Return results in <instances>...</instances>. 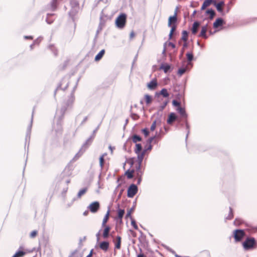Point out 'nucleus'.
<instances>
[{"label": "nucleus", "mask_w": 257, "mask_h": 257, "mask_svg": "<svg viewBox=\"0 0 257 257\" xmlns=\"http://www.w3.org/2000/svg\"><path fill=\"white\" fill-rule=\"evenodd\" d=\"M67 110V108L65 106L61 107L60 110L57 111V114L60 111V115L57 118L56 122L54 123L53 130L57 135H61L62 132V119L63 118L64 114Z\"/></svg>", "instance_id": "obj_1"}, {"label": "nucleus", "mask_w": 257, "mask_h": 257, "mask_svg": "<svg viewBox=\"0 0 257 257\" xmlns=\"http://www.w3.org/2000/svg\"><path fill=\"white\" fill-rule=\"evenodd\" d=\"M256 240L254 237H247L242 243V246L245 250L252 249L256 247Z\"/></svg>", "instance_id": "obj_2"}, {"label": "nucleus", "mask_w": 257, "mask_h": 257, "mask_svg": "<svg viewBox=\"0 0 257 257\" xmlns=\"http://www.w3.org/2000/svg\"><path fill=\"white\" fill-rule=\"evenodd\" d=\"M126 15L124 13H121L116 19L115 24L116 27L120 29H123L126 24Z\"/></svg>", "instance_id": "obj_3"}, {"label": "nucleus", "mask_w": 257, "mask_h": 257, "mask_svg": "<svg viewBox=\"0 0 257 257\" xmlns=\"http://www.w3.org/2000/svg\"><path fill=\"white\" fill-rule=\"evenodd\" d=\"M70 3L71 7V10L69 12V14L73 18L79 10V3L77 0H70Z\"/></svg>", "instance_id": "obj_4"}, {"label": "nucleus", "mask_w": 257, "mask_h": 257, "mask_svg": "<svg viewBox=\"0 0 257 257\" xmlns=\"http://www.w3.org/2000/svg\"><path fill=\"white\" fill-rule=\"evenodd\" d=\"M245 235V231L243 229H237L233 231V237L235 242L241 241Z\"/></svg>", "instance_id": "obj_5"}, {"label": "nucleus", "mask_w": 257, "mask_h": 257, "mask_svg": "<svg viewBox=\"0 0 257 257\" xmlns=\"http://www.w3.org/2000/svg\"><path fill=\"white\" fill-rule=\"evenodd\" d=\"M76 86H77V85H76L74 87L73 91L70 94V96L68 98V100L66 102H64L62 107L65 106V107L67 108V109L69 107H71L72 106V104H73L74 99H75V97H74V92L76 88Z\"/></svg>", "instance_id": "obj_6"}, {"label": "nucleus", "mask_w": 257, "mask_h": 257, "mask_svg": "<svg viewBox=\"0 0 257 257\" xmlns=\"http://www.w3.org/2000/svg\"><path fill=\"white\" fill-rule=\"evenodd\" d=\"M138 188L136 185L132 184L128 187L127 191V196L128 198H133L138 192Z\"/></svg>", "instance_id": "obj_7"}, {"label": "nucleus", "mask_w": 257, "mask_h": 257, "mask_svg": "<svg viewBox=\"0 0 257 257\" xmlns=\"http://www.w3.org/2000/svg\"><path fill=\"white\" fill-rule=\"evenodd\" d=\"M69 82L66 78H63L58 85L57 88L54 92V96L56 95V93L57 90L59 89H62L64 91L68 86Z\"/></svg>", "instance_id": "obj_8"}, {"label": "nucleus", "mask_w": 257, "mask_h": 257, "mask_svg": "<svg viewBox=\"0 0 257 257\" xmlns=\"http://www.w3.org/2000/svg\"><path fill=\"white\" fill-rule=\"evenodd\" d=\"M33 119V113H32V118H31L30 123L29 125V126H28L27 129V133H26V138H25L26 144L28 142V145L29 144L30 141L31 133V129H32V127Z\"/></svg>", "instance_id": "obj_9"}, {"label": "nucleus", "mask_w": 257, "mask_h": 257, "mask_svg": "<svg viewBox=\"0 0 257 257\" xmlns=\"http://www.w3.org/2000/svg\"><path fill=\"white\" fill-rule=\"evenodd\" d=\"M100 207V204L98 201L92 202L88 207V208L92 213H96L97 212Z\"/></svg>", "instance_id": "obj_10"}, {"label": "nucleus", "mask_w": 257, "mask_h": 257, "mask_svg": "<svg viewBox=\"0 0 257 257\" xmlns=\"http://www.w3.org/2000/svg\"><path fill=\"white\" fill-rule=\"evenodd\" d=\"M100 125V123L99 124H98V125L97 126V127L93 131L92 135L90 136V137L86 141V142L84 144V146H85L86 145L89 146L91 144L93 140L94 139V138L95 136V134L97 132V131H98V130L99 129Z\"/></svg>", "instance_id": "obj_11"}, {"label": "nucleus", "mask_w": 257, "mask_h": 257, "mask_svg": "<svg viewBox=\"0 0 257 257\" xmlns=\"http://www.w3.org/2000/svg\"><path fill=\"white\" fill-rule=\"evenodd\" d=\"M160 70H163L165 73H168L172 71L173 68L170 64L168 63H162L160 67Z\"/></svg>", "instance_id": "obj_12"}, {"label": "nucleus", "mask_w": 257, "mask_h": 257, "mask_svg": "<svg viewBox=\"0 0 257 257\" xmlns=\"http://www.w3.org/2000/svg\"><path fill=\"white\" fill-rule=\"evenodd\" d=\"M208 25L207 24L204 26H203L201 27V30L199 35H198V37H201L205 39H207L208 36L206 34V32L208 31Z\"/></svg>", "instance_id": "obj_13"}, {"label": "nucleus", "mask_w": 257, "mask_h": 257, "mask_svg": "<svg viewBox=\"0 0 257 257\" xmlns=\"http://www.w3.org/2000/svg\"><path fill=\"white\" fill-rule=\"evenodd\" d=\"M177 119L178 116L176 114L175 112H171L168 115L167 122L169 124H172Z\"/></svg>", "instance_id": "obj_14"}, {"label": "nucleus", "mask_w": 257, "mask_h": 257, "mask_svg": "<svg viewBox=\"0 0 257 257\" xmlns=\"http://www.w3.org/2000/svg\"><path fill=\"white\" fill-rule=\"evenodd\" d=\"M225 5L224 2L223 1H221L219 3H216L214 1L213 5L216 8L217 11L219 13H222V15H224V13L223 11V9L222 8V6H223Z\"/></svg>", "instance_id": "obj_15"}, {"label": "nucleus", "mask_w": 257, "mask_h": 257, "mask_svg": "<svg viewBox=\"0 0 257 257\" xmlns=\"http://www.w3.org/2000/svg\"><path fill=\"white\" fill-rule=\"evenodd\" d=\"M225 22L222 18H218L213 23V27L214 29H217L218 28L222 26L224 24H225Z\"/></svg>", "instance_id": "obj_16"}, {"label": "nucleus", "mask_w": 257, "mask_h": 257, "mask_svg": "<svg viewBox=\"0 0 257 257\" xmlns=\"http://www.w3.org/2000/svg\"><path fill=\"white\" fill-rule=\"evenodd\" d=\"M160 95H162L165 98H168L169 96V93L166 88H163L159 92H156L155 93V97H159Z\"/></svg>", "instance_id": "obj_17"}, {"label": "nucleus", "mask_w": 257, "mask_h": 257, "mask_svg": "<svg viewBox=\"0 0 257 257\" xmlns=\"http://www.w3.org/2000/svg\"><path fill=\"white\" fill-rule=\"evenodd\" d=\"M158 85V82L156 79H152L150 82L147 83V87L151 90H153L156 89Z\"/></svg>", "instance_id": "obj_18"}, {"label": "nucleus", "mask_w": 257, "mask_h": 257, "mask_svg": "<svg viewBox=\"0 0 257 257\" xmlns=\"http://www.w3.org/2000/svg\"><path fill=\"white\" fill-rule=\"evenodd\" d=\"M177 9H176L174 15L173 16H171L169 17L168 19V26H171V25L175 24L177 23Z\"/></svg>", "instance_id": "obj_19"}, {"label": "nucleus", "mask_w": 257, "mask_h": 257, "mask_svg": "<svg viewBox=\"0 0 257 257\" xmlns=\"http://www.w3.org/2000/svg\"><path fill=\"white\" fill-rule=\"evenodd\" d=\"M88 146H89L87 145L84 146L83 145L81 148L80 149L79 151L74 157L73 159L74 160H77L80 156H81V155L85 151L86 149L88 147Z\"/></svg>", "instance_id": "obj_20"}, {"label": "nucleus", "mask_w": 257, "mask_h": 257, "mask_svg": "<svg viewBox=\"0 0 257 257\" xmlns=\"http://www.w3.org/2000/svg\"><path fill=\"white\" fill-rule=\"evenodd\" d=\"M109 246V242L107 241H103L100 242L99 246L101 249L106 252L108 250Z\"/></svg>", "instance_id": "obj_21"}, {"label": "nucleus", "mask_w": 257, "mask_h": 257, "mask_svg": "<svg viewBox=\"0 0 257 257\" xmlns=\"http://www.w3.org/2000/svg\"><path fill=\"white\" fill-rule=\"evenodd\" d=\"M176 110L179 112V113L180 114V116L184 118L185 119L187 118L188 115L186 112L185 108L182 107L181 106L178 107L176 108Z\"/></svg>", "instance_id": "obj_22"}, {"label": "nucleus", "mask_w": 257, "mask_h": 257, "mask_svg": "<svg viewBox=\"0 0 257 257\" xmlns=\"http://www.w3.org/2000/svg\"><path fill=\"white\" fill-rule=\"evenodd\" d=\"M104 227V228L103 231L102 236L104 238L106 239L109 236V232L111 229V228L109 226L106 225H105Z\"/></svg>", "instance_id": "obj_23"}, {"label": "nucleus", "mask_w": 257, "mask_h": 257, "mask_svg": "<svg viewBox=\"0 0 257 257\" xmlns=\"http://www.w3.org/2000/svg\"><path fill=\"white\" fill-rule=\"evenodd\" d=\"M200 23L198 21H195L193 23L191 29L192 33L195 35L198 32V28L200 26Z\"/></svg>", "instance_id": "obj_24"}, {"label": "nucleus", "mask_w": 257, "mask_h": 257, "mask_svg": "<svg viewBox=\"0 0 257 257\" xmlns=\"http://www.w3.org/2000/svg\"><path fill=\"white\" fill-rule=\"evenodd\" d=\"M23 249V247L20 246L18 251H16L13 256L14 257H23L26 254V252L24 251Z\"/></svg>", "instance_id": "obj_25"}, {"label": "nucleus", "mask_w": 257, "mask_h": 257, "mask_svg": "<svg viewBox=\"0 0 257 257\" xmlns=\"http://www.w3.org/2000/svg\"><path fill=\"white\" fill-rule=\"evenodd\" d=\"M214 0H205L201 8V10H204L207 7L210 6L212 4H214Z\"/></svg>", "instance_id": "obj_26"}, {"label": "nucleus", "mask_w": 257, "mask_h": 257, "mask_svg": "<svg viewBox=\"0 0 257 257\" xmlns=\"http://www.w3.org/2000/svg\"><path fill=\"white\" fill-rule=\"evenodd\" d=\"M206 15H209V19L212 20L216 15V13L212 9H208L205 12Z\"/></svg>", "instance_id": "obj_27"}, {"label": "nucleus", "mask_w": 257, "mask_h": 257, "mask_svg": "<svg viewBox=\"0 0 257 257\" xmlns=\"http://www.w3.org/2000/svg\"><path fill=\"white\" fill-rule=\"evenodd\" d=\"M186 57L188 61V65H190L191 67L193 66V64L191 62L194 59V55L192 52H188L186 54Z\"/></svg>", "instance_id": "obj_28"}, {"label": "nucleus", "mask_w": 257, "mask_h": 257, "mask_svg": "<svg viewBox=\"0 0 257 257\" xmlns=\"http://www.w3.org/2000/svg\"><path fill=\"white\" fill-rule=\"evenodd\" d=\"M125 211L124 209L118 208L117 209V219L120 223H122V219L123 217Z\"/></svg>", "instance_id": "obj_29"}, {"label": "nucleus", "mask_w": 257, "mask_h": 257, "mask_svg": "<svg viewBox=\"0 0 257 257\" xmlns=\"http://www.w3.org/2000/svg\"><path fill=\"white\" fill-rule=\"evenodd\" d=\"M87 188H84L80 190L79 192L78 193L77 195V197H75L73 199L72 201L74 202L75 200H76L77 198H80L81 197L84 195L87 191Z\"/></svg>", "instance_id": "obj_30"}, {"label": "nucleus", "mask_w": 257, "mask_h": 257, "mask_svg": "<svg viewBox=\"0 0 257 257\" xmlns=\"http://www.w3.org/2000/svg\"><path fill=\"white\" fill-rule=\"evenodd\" d=\"M135 169H128L125 172V175L126 176L127 178L128 179H131L133 178L134 175V173H135Z\"/></svg>", "instance_id": "obj_31"}, {"label": "nucleus", "mask_w": 257, "mask_h": 257, "mask_svg": "<svg viewBox=\"0 0 257 257\" xmlns=\"http://www.w3.org/2000/svg\"><path fill=\"white\" fill-rule=\"evenodd\" d=\"M189 68L186 66V67H182L180 68H179L177 74L179 76H181L183 74H184L186 71L189 70Z\"/></svg>", "instance_id": "obj_32"}, {"label": "nucleus", "mask_w": 257, "mask_h": 257, "mask_svg": "<svg viewBox=\"0 0 257 257\" xmlns=\"http://www.w3.org/2000/svg\"><path fill=\"white\" fill-rule=\"evenodd\" d=\"M121 238L120 236H117L116 238V241L114 242L115 248L120 249L121 247Z\"/></svg>", "instance_id": "obj_33"}, {"label": "nucleus", "mask_w": 257, "mask_h": 257, "mask_svg": "<svg viewBox=\"0 0 257 257\" xmlns=\"http://www.w3.org/2000/svg\"><path fill=\"white\" fill-rule=\"evenodd\" d=\"M144 99L147 105L150 104L153 101V97L149 94H146L144 95Z\"/></svg>", "instance_id": "obj_34"}, {"label": "nucleus", "mask_w": 257, "mask_h": 257, "mask_svg": "<svg viewBox=\"0 0 257 257\" xmlns=\"http://www.w3.org/2000/svg\"><path fill=\"white\" fill-rule=\"evenodd\" d=\"M105 53V50H101L95 57L94 60L95 61H99L103 56Z\"/></svg>", "instance_id": "obj_35"}, {"label": "nucleus", "mask_w": 257, "mask_h": 257, "mask_svg": "<svg viewBox=\"0 0 257 257\" xmlns=\"http://www.w3.org/2000/svg\"><path fill=\"white\" fill-rule=\"evenodd\" d=\"M109 213H110V208H108V210H107L106 214L105 215V216L103 218V221H102V227H104L105 226V224L106 223V222H107L108 218H109Z\"/></svg>", "instance_id": "obj_36"}, {"label": "nucleus", "mask_w": 257, "mask_h": 257, "mask_svg": "<svg viewBox=\"0 0 257 257\" xmlns=\"http://www.w3.org/2000/svg\"><path fill=\"white\" fill-rule=\"evenodd\" d=\"M132 140L134 143L138 144L137 142H141L142 141V138L140 136L135 134L132 136Z\"/></svg>", "instance_id": "obj_37"}, {"label": "nucleus", "mask_w": 257, "mask_h": 257, "mask_svg": "<svg viewBox=\"0 0 257 257\" xmlns=\"http://www.w3.org/2000/svg\"><path fill=\"white\" fill-rule=\"evenodd\" d=\"M142 146L141 144H136L134 151L136 154H139L142 152Z\"/></svg>", "instance_id": "obj_38"}, {"label": "nucleus", "mask_w": 257, "mask_h": 257, "mask_svg": "<svg viewBox=\"0 0 257 257\" xmlns=\"http://www.w3.org/2000/svg\"><path fill=\"white\" fill-rule=\"evenodd\" d=\"M181 40L184 42H187L188 37V32L186 30H184L182 32Z\"/></svg>", "instance_id": "obj_39"}, {"label": "nucleus", "mask_w": 257, "mask_h": 257, "mask_svg": "<svg viewBox=\"0 0 257 257\" xmlns=\"http://www.w3.org/2000/svg\"><path fill=\"white\" fill-rule=\"evenodd\" d=\"M169 27H171V30L169 35V39L171 40L172 38V35L173 34L174 31H175L177 28L176 24H173L171 25V26H169Z\"/></svg>", "instance_id": "obj_40"}, {"label": "nucleus", "mask_w": 257, "mask_h": 257, "mask_svg": "<svg viewBox=\"0 0 257 257\" xmlns=\"http://www.w3.org/2000/svg\"><path fill=\"white\" fill-rule=\"evenodd\" d=\"M153 146L152 144L147 145L145 146L144 150L142 151L141 153H143L144 155L148 151H150L152 150Z\"/></svg>", "instance_id": "obj_41"}, {"label": "nucleus", "mask_w": 257, "mask_h": 257, "mask_svg": "<svg viewBox=\"0 0 257 257\" xmlns=\"http://www.w3.org/2000/svg\"><path fill=\"white\" fill-rule=\"evenodd\" d=\"M54 15V14H47V18L46 19V22H47V24H51L53 22L54 19H51V18H50V17L51 16H53Z\"/></svg>", "instance_id": "obj_42"}, {"label": "nucleus", "mask_w": 257, "mask_h": 257, "mask_svg": "<svg viewBox=\"0 0 257 257\" xmlns=\"http://www.w3.org/2000/svg\"><path fill=\"white\" fill-rule=\"evenodd\" d=\"M144 156H145V155L143 154V153H141V154H137L138 164H142Z\"/></svg>", "instance_id": "obj_43"}, {"label": "nucleus", "mask_w": 257, "mask_h": 257, "mask_svg": "<svg viewBox=\"0 0 257 257\" xmlns=\"http://www.w3.org/2000/svg\"><path fill=\"white\" fill-rule=\"evenodd\" d=\"M135 207H136L135 204H134L133 205V206L132 208H131L130 209L127 211L126 214L125 215V218H133L132 215H131V214L134 211Z\"/></svg>", "instance_id": "obj_44"}, {"label": "nucleus", "mask_w": 257, "mask_h": 257, "mask_svg": "<svg viewBox=\"0 0 257 257\" xmlns=\"http://www.w3.org/2000/svg\"><path fill=\"white\" fill-rule=\"evenodd\" d=\"M188 46V44L187 42H184V44H183V47L181 49V53H180V55L179 56V58L180 59H181L182 57H183V54H184V51H185V49L187 48Z\"/></svg>", "instance_id": "obj_45"}, {"label": "nucleus", "mask_w": 257, "mask_h": 257, "mask_svg": "<svg viewBox=\"0 0 257 257\" xmlns=\"http://www.w3.org/2000/svg\"><path fill=\"white\" fill-rule=\"evenodd\" d=\"M48 48L51 51L55 56L57 55V50L55 48L54 45L51 44L48 46Z\"/></svg>", "instance_id": "obj_46"}, {"label": "nucleus", "mask_w": 257, "mask_h": 257, "mask_svg": "<svg viewBox=\"0 0 257 257\" xmlns=\"http://www.w3.org/2000/svg\"><path fill=\"white\" fill-rule=\"evenodd\" d=\"M243 223V220L239 218H236L233 222V224L235 226H239Z\"/></svg>", "instance_id": "obj_47"}, {"label": "nucleus", "mask_w": 257, "mask_h": 257, "mask_svg": "<svg viewBox=\"0 0 257 257\" xmlns=\"http://www.w3.org/2000/svg\"><path fill=\"white\" fill-rule=\"evenodd\" d=\"M233 217V210L231 207H229V212L227 217H226L225 219L226 220H231Z\"/></svg>", "instance_id": "obj_48"}, {"label": "nucleus", "mask_w": 257, "mask_h": 257, "mask_svg": "<svg viewBox=\"0 0 257 257\" xmlns=\"http://www.w3.org/2000/svg\"><path fill=\"white\" fill-rule=\"evenodd\" d=\"M168 103V101L167 100L164 101L163 103L161 106H159V111L157 112V113L158 114L159 111H162L165 109Z\"/></svg>", "instance_id": "obj_49"}, {"label": "nucleus", "mask_w": 257, "mask_h": 257, "mask_svg": "<svg viewBox=\"0 0 257 257\" xmlns=\"http://www.w3.org/2000/svg\"><path fill=\"white\" fill-rule=\"evenodd\" d=\"M135 176L136 177H142L144 174L143 170H139L135 171Z\"/></svg>", "instance_id": "obj_50"}, {"label": "nucleus", "mask_w": 257, "mask_h": 257, "mask_svg": "<svg viewBox=\"0 0 257 257\" xmlns=\"http://www.w3.org/2000/svg\"><path fill=\"white\" fill-rule=\"evenodd\" d=\"M131 219V224L134 227V228L137 230L138 229V226L137 224L136 221L133 218H130Z\"/></svg>", "instance_id": "obj_51"}, {"label": "nucleus", "mask_w": 257, "mask_h": 257, "mask_svg": "<svg viewBox=\"0 0 257 257\" xmlns=\"http://www.w3.org/2000/svg\"><path fill=\"white\" fill-rule=\"evenodd\" d=\"M172 104L174 106L177 107H181V102L176 100H173L172 101Z\"/></svg>", "instance_id": "obj_52"}, {"label": "nucleus", "mask_w": 257, "mask_h": 257, "mask_svg": "<svg viewBox=\"0 0 257 257\" xmlns=\"http://www.w3.org/2000/svg\"><path fill=\"white\" fill-rule=\"evenodd\" d=\"M184 122H185V126H186V129L187 130V135L186 136V140H187L188 135L189 134V125L188 121L186 119L185 120Z\"/></svg>", "instance_id": "obj_53"}, {"label": "nucleus", "mask_w": 257, "mask_h": 257, "mask_svg": "<svg viewBox=\"0 0 257 257\" xmlns=\"http://www.w3.org/2000/svg\"><path fill=\"white\" fill-rule=\"evenodd\" d=\"M99 165L101 169L103 168L104 163V159L103 158V156H100L99 158Z\"/></svg>", "instance_id": "obj_54"}, {"label": "nucleus", "mask_w": 257, "mask_h": 257, "mask_svg": "<svg viewBox=\"0 0 257 257\" xmlns=\"http://www.w3.org/2000/svg\"><path fill=\"white\" fill-rule=\"evenodd\" d=\"M69 257H82V255L75 251L73 252Z\"/></svg>", "instance_id": "obj_55"}, {"label": "nucleus", "mask_w": 257, "mask_h": 257, "mask_svg": "<svg viewBox=\"0 0 257 257\" xmlns=\"http://www.w3.org/2000/svg\"><path fill=\"white\" fill-rule=\"evenodd\" d=\"M101 30H102V26H101V23H100L99 26H98V28H97V30L96 31V35H95V38H94L95 40L97 39V36H98L99 33Z\"/></svg>", "instance_id": "obj_56"}, {"label": "nucleus", "mask_w": 257, "mask_h": 257, "mask_svg": "<svg viewBox=\"0 0 257 257\" xmlns=\"http://www.w3.org/2000/svg\"><path fill=\"white\" fill-rule=\"evenodd\" d=\"M157 136H155L154 137H150L147 141V144L150 145L154 141V140L156 138Z\"/></svg>", "instance_id": "obj_57"}, {"label": "nucleus", "mask_w": 257, "mask_h": 257, "mask_svg": "<svg viewBox=\"0 0 257 257\" xmlns=\"http://www.w3.org/2000/svg\"><path fill=\"white\" fill-rule=\"evenodd\" d=\"M142 132L143 133L145 137H147L149 135V131L147 128H144L142 130Z\"/></svg>", "instance_id": "obj_58"}, {"label": "nucleus", "mask_w": 257, "mask_h": 257, "mask_svg": "<svg viewBox=\"0 0 257 257\" xmlns=\"http://www.w3.org/2000/svg\"><path fill=\"white\" fill-rule=\"evenodd\" d=\"M167 42H165L164 44V45H163L164 48H163V50L162 51V54L164 56H166V46H167Z\"/></svg>", "instance_id": "obj_59"}, {"label": "nucleus", "mask_w": 257, "mask_h": 257, "mask_svg": "<svg viewBox=\"0 0 257 257\" xmlns=\"http://www.w3.org/2000/svg\"><path fill=\"white\" fill-rule=\"evenodd\" d=\"M156 127V120H155V121L153 122L152 124V125H151V126L150 130H151V131H154L155 130Z\"/></svg>", "instance_id": "obj_60"}, {"label": "nucleus", "mask_w": 257, "mask_h": 257, "mask_svg": "<svg viewBox=\"0 0 257 257\" xmlns=\"http://www.w3.org/2000/svg\"><path fill=\"white\" fill-rule=\"evenodd\" d=\"M167 45H168L169 46L171 47L173 49H175L176 48V45L170 41H167Z\"/></svg>", "instance_id": "obj_61"}, {"label": "nucleus", "mask_w": 257, "mask_h": 257, "mask_svg": "<svg viewBox=\"0 0 257 257\" xmlns=\"http://www.w3.org/2000/svg\"><path fill=\"white\" fill-rule=\"evenodd\" d=\"M38 231L37 230H33L30 234V237L32 238L35 237L37 234Z\"/></svg>", "instance_id": "obj_62"}, {"label": "nucleus", "mask_w": 257, "mask_h": 257, "mask_svg": "<svg viewBox=\"0 0 257 257\" xmlns=\"http://www.w3.org/2000/svg\"><path fill=\"white\" fill-rule=\"evenodd\" d=\"M132 118L134 120H137L139 118V116L136 113H132L131 114Z\"/></svg>", "instance_id": "obj_63"}, {"label": "nucleus", "mask_w": 257, "mask_h": 257, "mask_svg": "<svg viewBox=\"0 0 257 257\" xmlns=\"http://www.w3.org/2000/svg\"><path fill=\"white\" fill-rule=\"evenodd\" d=\"M41 37H39V38H38L37 39L35 40L33 42V43L35 44V45H39V43H40L41 41Z\"/></svg>", "instance_id": "obj_64"}]
</instances>
